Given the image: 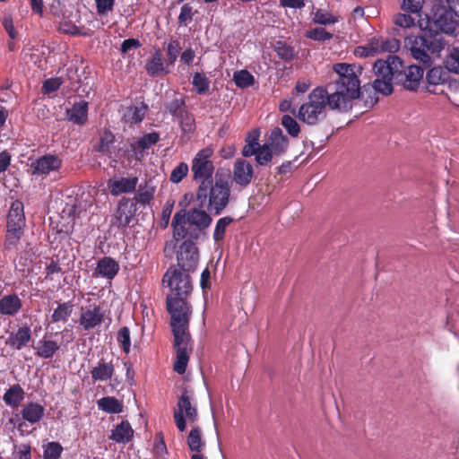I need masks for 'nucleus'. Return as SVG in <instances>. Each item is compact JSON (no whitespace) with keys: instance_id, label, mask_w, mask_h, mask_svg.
<instances>
[{"instance_id":"nucleus-1","label":"nucleus","mask_w":459,"mask_h":459,"mask_svg":"<svg viewBox=\"0 0 459 459\" xmlns=\"http://www.w3.org/2000/svg\"><path fill=\"white\" fill-rule=\"evenodd\" d=\"M190 273L174 265L167 270L162 278L163 284L170 290V293L167 296L166 304L168 312L171 316L170 326L174 335V348L176 350L174 370L179 375L186 372L189 356L193 350L188 332L192 309L187 302V297L193 290Z\"/></svg>"},{"instance_id":"nucleus-2","label":"nucleus","mask_w":459,"mask_h":459,"mask_svg":"<svg viewBox=\"0 0 459 459\" xmlns=\"http://www.w3.org/2000/svg\"><path fill=\"white\" fill-rule=\"evenodd\" d=\"M357 66L347 63H336L333 71L337 77L333 82L334 91L318 86L308 95V101L302 104L297 115H320L328 107L331 110L346 113L351 110L353 101L359 95V79Z\"/></svg>"},{"instance_id":"nucleus-3","label":"nucleus","mask_w":459,"mask_h":459,"mask_svg":"<svg viewBox=\"0 0 459 459\" xmlns=\"http://www.w3.org/2000/svg\"><path fill=\"white\" fill-rule=\"evenodd\" d=\"M230 196V186L227 180L219 178L200 182L195 197L201 208L219 215L228 206Z\"/></svg>"},{"instance_id":"nucleus-4","label":"nucleus","mask_w":459,"mask_h":459,"mask_svg":"<svg viewBox=\"0 0 459 459\" xmlns=\"http://www.w3.org/2000/svg\"><path fill=\"white\" fill-rule=\"evenodd\" d=\"M405 47L410 49L412 57L425 65L431 64V55H438L446 46L442 34L429 30L417 36H407Z\"/></svg>"},{"instance_id":"nucleus-5","label":"nucleus","mask_w":459,"mask_h":459,"mask_svg":"<svg viewBox=\"0 0 459 459\" xmlns=\"http://www.w3.org/2000/svg\"><path fill=\"white\" fill-rule=\"evenodd\" d=\"M290 146L289 138L283 134L280 127H274L265 135V142L255 157L259 166L269 165L274 158L284 155Z\"/></svg>"},{"instance_id":"nucleus-6","label":"nucleus","mask_w":459,"mask_h":459,"mask_svg":"<svg viewBox=\"0 0 459 459\" xmlns=\"http://www.w3.org/2000/svg\"><path fill=\"white\" fill-rule=\"evenodd\" d=\"M25 216L23 205L16 201L12 204L9 211L4 239V249H16L24 232Z\"/></svg>"},{"instance_id":"nucleus-7","label":"nucleus","mask_w":459,"mask_h":459,"mask_svg":"<svg viewBox=\"0 0 459 459\" xmlns=\"http://www.w3.org/2000/svg\"><path fill=\"white\" fill-rule=\"evenodd\" d=\"M173 418L175 424L180 432L186 429V422L195 423L198 420V411L193 403V397L187 390H184L179 396L177 408L174 410Z\"/></svg>"},{"instance_id":"nucleus-8","label":"nucleus","mask_w":459,"mask_h":459,"mask_svg":"<svg viewBox=\"0 0 459 459\" xmlns=\"http://www.w3.org/2000/svg\"><path fill=\"white\" fill-rule=\"evenodd\" d=\"M429 30L436 33H446L448 35H455L459 23L454 18L453 13L444 7H437L432 15L428 20Z\"/></svg>"},{"instance_id":"nucleus-9","label":"nucleus","mask_w":459,"mask_h":459,"mask_svg":"<svg viewBox=\"0 0 459 459\" xmlns=\"http://www.w3.org/2000/svg\"><path fill=\"white\" fill-rule=\"evenodd\" d=\"M213 148L207 146L200 150L192 160L191 170L193 178L196 181L212 180L214 166L211 160Z\"/></svg>"},{"instance_id":"nucleus-10","label":"nucleus","mask_w":459,"mask_h":459,"mask_svg":"<svg viewBox=\"0 0 459 459\" xmlns=\"http://www.w3.org/2000/svg\"><path fill=\"white\" fill-rule=\"evenodd\" d=\"M424 70L420 65H408L398 67V71L395 74L394 83L403 86L404 89L409 91H415L423 78Z\"/></svg>"},{"instance_id":"nucleus-11","label":"nucleus","mask_w":459,"mask_h":459,"mask_svg":"<svg viewBox=\"0 0 459 459\" xmlns=\"http://www.w3.org/2000/svg\"><path fill=\"white\" fill-rule=\"evenodd\" d=\"M199 260L198 249L193 241L183 242L177 253V268L186 272H194Z\"/></svg>"},{"instance_id":"nucleus-12","label":"nucleus","mask_w":459,"mask_h":459,"mask_svg":"<svg viewBox=\"0 0 459 459\" xmlns=\"http://www.w3.org/2000/svg\"><path fill=\"white\" fill-rule=\"evenodd\" d=\"M254 169L252 164L238 158L235 160L232 169V181L241 187H247L253 179Z\"/></svg>"},{"instance_id":"nucleus-13","label":"nucleus","mask_w":459,"mask_h":459,"mask_svg":"<svg viewBox=\"0 0 459 459\" xmlns=\"http://www.w3.org/2000/svg\"><path fill=\"white\" fill-rule=\"evenodd\" d=\"M398 67H403L402 60L397 56H389L387 60H377L373 70L377 78H393L394 82Z\"/></svg>"},{"instance_id":"nucleus-14","label":"nucleus","mask_w":459,"mask_h":459,"mask_svg":"<svg viewBox=\"0 0 459 459\" xmlns=\"http://www.w3.org/2000/svg\"><path fill=\"white\" fill-rule=\"evenodd\" d=\"M135 204L128 198H122L114 214V224L119 228H126L129 225L135 214Z\"/></svg>"},{"instance_id":"nucleus-15","label":"nucleus","mask_w":459,"mask_h":459,"mask_svg":"<svg viewBox=\"0 0 459 459\" xmlns=\"http://www.w3.org/2000/svg\"><path fill=\"white\" fill-rule=\"evenodd\" d=\"M61 166V160L56 155H45L31 162L30 171L31 175H48L57 170Z\"/></svg>"},{"instance_id":"nucleus-16","label":"nucleus","mask_w":459,"mask_h":459,"mask_svg":"<svg viewBox=\"0 0 459 459\" xmlns=\"http://www.w3.org/2000/svg\"><path fill=\"white\" fill-rule=\"evenodd\" d=\"M104 315L97 305H90L82 307L79 319L80 325L86 331L100 325L103 321Z\"/></svg>"},{"instance_id":"nucleus-17","label":"nucleus","mask_w":459,"mask_h":459,"mask_svg":"<svg viewBox=\"0 0 459 459\" xmlns=\"http://www.w3.org/2000/svg\"><path fill=\"white\" fill-rule=\"evenodd\" d=\"M168 62L164 59L163 54L160 48H156L152 56L146 61L145 71L151 77L168 74L169 73Z\"/></svg>"},{"instance_id":"nucleus-18","label":"nucleus","mask_w":459,"mask_h":459,"mask_svg":"<svg viewBox=\"0 0 459 459\" xmlns=\"http://www.w3.org/2000/svg\"><path fill=\"white\" fill-rule=\"evenodd\" d=\"M137 183L138 178L136 177L113 178L108 181V189L112 195L117 196L134 192Z\"/></svg>"},{"instance_id":"nucleus-19","label":"nucleus","mask_w":459,"mask_h":459,"mask_svg":"<svg viewBox=\"0 0 459 459\" xmlns=\"http://www.w3.org/2000/svg\"><path fill=\"white\" fill-rule=\"evenodd\" d=\"M449 71L441 66L429 69L426 74V88L429 92H436V87L446 83L449 79Z\"/></svg>"},{"instance_id":"nucleus-20","label":"nucleus","mask_w":459,"mask_h":459,"mask_svg":"<svg viewBox=\"0 0 459 459\" xmlns=\"http://www.w3.org/2000/svg\"><path fill=\"white\" fill-rule=\"evenodd\" d=\"M31 340V330L29 326L23 325L18 328L17 331L12 332L7 338L5 344L15 349L22 350Z\"/></svg>"},{"instance_id":"nucleus-21","label":"nucleus","mask_w":459,"mask_h":459,"mask_svg":"<svg viewBox=\"0 0 459 459\" xmlns=\"http://www.w3.org/2000/svg\"><path fill=\"white\" fill-rule=\"evenodd\" d=\"M186 221L199 230L207 229L212 219L204 208H191L186 214Z\"/></svg>"},{"instance_id":"nucleus-22","label":"nucleus","mask_w":459,"mask_h":459,"mask_svg":"<svg viewBox=\"0 0 459 459\" xmlns=\"http://www.w3.org/2000/svg\"><path fill=\"white\" fill-rule=\"evenodd\" d=\"M261 131L259 128H255L249 131L245 138V145L242 149L243 157H251L255 155L257 157V154L262 149V144L259 143Z\"/></svg>"},{"instance_id":"nucleus-23","label":"nucleus","mask_w":459,"mask_h":459,"mask_svg":"<svg viewBox=\"0 0 459 459\" xmlns=\"http://www.w3.org/2000/svg\"><path fill=\"white\" fill-rule=\"evenodd\" d=\"M22 302L16 294L4 295L0 299V314L13 316L22 308Z\"/></svg>"},{"instance_id":"nucleus-24","label":"nucleus","mask_w":459,"mask_h":459,"mask_svg":"<svg viewBox=\"0 0 459 459\" xmlns=\"http://www.w3.org/2000/svg\"><path fill=\"white\" fill-rule=\"evenodd\" d=\"M187 445L192 452H195L191 459H206L200 452L204 447L205 443L202 438V432L199 427H194L188 434Z\"/></svg>"},{"instance_id":"nucleus-25","label":"nucleus","mask_w":459,"mask_h":459,"mask_svg":"<svg viewBox=\"0 0 459 459\" xmlns=\"http://www.w3.org/2000/svg\"><path fill=\"white\" fill-rule=\"evenodd\" d=\"M119 265L111 257L105 256L99 260L94 274L107 279H113L118 273Z\"/></svg>"},{"instance_id":"nucleus-26","label":"nucleus","mask_w":459,"mask_h":459,"mask_svg":"<svg viewBox=\"0 0 459 459\" xmlns=\"http://www.w3.org/2000/svg\"><path fill=\"white\" fill-rule=\"evenodd\" d=\"M114 372L115 368L111 361L100 360L91 370V376L94 381H108L112 378Z\"/></svg>"},{"instance_id":"nucleus-27","label":"nucleus","mask_w":459,"mask_h":459,"mask_svg":"<svg viewBox=\"0 0 459 459\" xmlns=\"http://www.w3.org/2000/svg\"><path fill=\"white\" fill-rule=\"evenodd\" d=\"M45 408L37 403H29L25 404L21 411L24 420L34 424L39 422L44 416Z\"/></svg>"},{"instance_id":"nucleus-28","label":"nucleus","mask_w":459,"mask_h":459,"mask_svg":"<svg viewBox=\"0 0 459 459\" xmlns=\"http://www.w3.org/2000/svg\"><path fill=\"white\" fill-rule=\"evenodd\" d=\"M134 436V429L127 421H122L112 430L109 438L117 443L126 444L131 441Z\"/></svg>"},{"instance_id":"nucleus-29","label":"nucleus","mask_w":459,"mask_h":459,"mask_svg":"<svg viewBox=\"0 0 459 459\" xmlns=\"http://www.w3.org/2000/svg\"><path fill=\"white\" fill-rule=\"evenodd\" d=\"M186 222V213L184 211L176 212L171 226L173 228V238L177 241L184 239L187 236V230L185 227Z\"/></svg>"},{"instance_id":"nucleus-30","label":"nucleus","mask_w":459,"mask_h":459,"mask_svg":"<svg viewBox=\"0 0 459 459\" xmlns=\"http://www.w3.org/2000/svg\"><path fill=\"white\" fill-rule=\"evenodd\" d=\"M24 399V391L18 384L12 385L4 394V402L13 408L19 406L20 403Z\"/></svg>"},{"instance_id":"nucleus-31","label":"nucleus","mask_w":459,"mask_h":459,"mask_svg":"<svg viewBox=\"0 0 459 459\" xmlns=\"http://www.w3.org/2000/svg\"><path fill=\"white\" fill-rule=\"evenodd\" d=\"M312 22L315 24L326 26L335 24L339 21L338 17L330 11L322 8L316 9V12L312 13Z\"/></svg>"},{"instance_id":"nucleus-32","label":"nucleus","mask_w":459,"mask_h":459,"mask_svg":"<svg viewBox=\"0 0 459 459\" xmlns=\"http://www.w3.org/2000/svg\"><path fill=\"white\" fill-rule=\"evenodd\" d=\"M73 311L74 305L70 301L60 303L57 307L54 309L51 320L53 323L66 322Z\"/></svg>"},{"instance_id":"nucleus-33","label":"nucleus","mask_w":459,"mask_h":459,"mask_svg":"<svg viewBox=\"0 0 459 459\" xmlns=\"http://www.w3.org/2000/svg\"><path fill=\"white\" fill-rule=\"evenodd\" d=\"M97 403L100 410L108 413H119L123 411V403L115 397H103Z\"/></svg>"},{"instance_id":"nucleus-34","label":"nucleus","mask_w":459,"mask_h":459,"mask_svg":"<svg viewBox=\"0 0 459 459\" xmlns=\"http://www.w3.org/2000/svg\"><path fill=\"white\" fill-rule=\"evenodd\" d=\"M59 350V345L55 341L42 340L39 342L36 354L43 359H50Z\"/></svg>"},{"instance_id":"nucleus-35","label":"nucleus","mask_w":459,"mask_h":459,"mask_svg":"<svg viewBox=\"0 0 459 459\" xmlns=\"http://www.w3.org/2000/svg\"><path fill=\"white\" fill-rule=\"evenodd\" d=\"M232 80L237 87L240 89H247L253 86L255 82L254 75L246 69L235 72Z\"/></svg>"},{"instance_id":"nucleus-36","label":"nucleus","mask_w":459,"mask_h":459,"mask_svg":"<svg viewBox=\"0 0 459 459\" xmlns=\"http://www.w3.org/2000/svg\"><path fill=\"white\" fill-rule=\"evenodd\" d=\"M233 218L230 216L222 217L217 221L212 235L215 242L218 243L223 240L226 230L233 222Z\"/></svg>"},{"instance_id":"nucleus-37","label":"nucleus","mask_w":459,"mask_h":459,"mask_svg":"<svg viewBox=\"0 0 459 459\" xmlns=\"http://www.w3.org/2000/svg\"><path fill=\"white\" fill-rule=\"evenodd\" d=\"M393 78H377L372 85L375 93H382L383 95H389L393 91Z\"/></svg>"},{"instance_id":"nucleus-38","label":"nucleus","mask_w":459,"mask_h":459,"mask_svg":"<svg viewBox=\"0 0 459 459\" xmlns=\"http://www.w3.org/2000/svg\"><path fill=\"white\" fill-rule=\"evenodd\" d=\"M277 56L284 61H291L295 57L294 48L282 41H277L274 45Z\"/></svg>"},{"instance_id":"nucleus-39","label":"nucleus","mask_w":459,"mask_h":459,"mask_svg":"<svg viewBox=\"0 0 459 459\" xmlns=\"http://www.w3.org/2000/svg\"><path fill=\"white\" fill-rule=\"evenodd\" d=\"M305 37L307 39L315 40V41H327L333 39V33L327 31L323 27H316L314 29L308 30L305 33Z\"/></svg>"},{"instance_id":"nucleus-40","label":"nucleus","mask_w":459,"mask_h":459,"mask_svg":"<svg viewBox=\"0 0 459 459\" xmlns=\"http://www.w3.org/2000/svg\"><path fill=\"white\" fill-rule=\"evenodd\" d=\"M181 50L180 42L176 38H171L166 47L167 62L173 65L178 59V54Z\"/></svg>"},{"instance_id":"nucleus-41","label":"nucleus","mask_w":459,"mask_h":459,"mask_svg":"<svg viewBox=\"0 0 459 459\" xmlns=\"http://www.w3.org/2000/svg\"><path fill=\"white\" fill-rule=\"evenodd\" d=\"M192 84L198 94H205L210 88V81L203 73H195Z\"/></svg>"},{"instance_id":"nucleus-42","label":"nucleus","mask_w":459,"mask_h":459,"mask_svg":"<svg viewBox=\"0 0 459 459\" xmlns=\"http://www.w3.org/2000/svg\"><path fill=\"white\" fill-rule=\"evenodd\" d=\"M43 459H59L63 446L56 441L48 442L43 446Z\"/></svg>"},{"instance_id":"nucleus-43","label":"nucleus","mask_w":459,"mask_h":459,"mask_svg":"<svg viewBox=\"0 0 459 459\" xmlns=\"http://www.w3.org/2000/svg\"><path fill=\"white\" fill-rule=\"evenodd\" d=\"M446 68L455 74H459V46L453 47L446 58Z\"/></svg>"},{"instance_id":"nucleus-44","label":"nucleus","mask_w":459,"mask_h":459,"mask_svg":"<svg viewBox=\"0 0 459 459\" xmlns=\"http://www.w3.org/2000/svg\"><path fill=\"white\" fill-rule=\"evenodd\" d=\"M155 188L152 186H140L137 191L136 200L140 204H149L154 195Z\"/></svg>"},{"instance_id":"nucleus-45","label":"nucleus","mask_w":459,"mask_h":459,"mask_svg":"<svg viewBox=\"0 0 459 459\" xmlns=\"http://www.w3.org/2000/svg\"><path fill=\"white\" fill-rule=\"evenodd\" d=\"M372 90H373L372 86H370V87L368 86H368L365 85L363 87L362 91L359 88V95L355 100H357V99L361 97V99L365 102V106L366 107H368V108L373 107L378 101V97H377V93L374 94L371 91Z\"/></svg>"},{"instance_id":"nucleus-46","label":"nucleus","mask_w":459,"mask_h":459,"mask_svg":"<svg viewBox=\"0 0 459 459\" xmlns=\"http://www.w3.org/2000/svg\"><path fill=\"white\" fill-rule=\"evenodd\" d=\"M281 125L291 137L299 136L300 126L293 117H282Z\"/></svg>"},{"instance_id":"nucleus-47","label":"nucleus","mask_w":459,"mask_h":459,"mask_svg":"<svg viewBox=\"0 0 459 459\" xmlns=\"http://www.w3.org/2000/svg\"><path fill=\"white\" fill-rule=\"evenodd\" d=\"M383 48V37L371 39L366 47L362 48L365 56H374L377 53H382Z\"/></svg>"},{"instance_id":"nucleus-48","label":"nucleus","mask_w":459,"mask_h":459,"mask_svg":"<svg viewBox=\"0 0 459 459\" xmlns=\"http://www.w3.org/2000/svg\"><path fill=\"white\" fill-rule=\"evenodd\" d=\"M89 103L81 97H75L72 108L67 109V115H87Z\"/></svg>"},{"instance_id":"nucleus-49","label":"nucleus","mask_w":459,"mask_h":459,"mask_svg":"<svg viewBox=\"0 0 459 459\" xmlns=\"http://www.w3.org/2000/svg\"><path fill=\"white\" fill-rule=\"evenodd\" d=\"M117 342H119L122 350L126 353H129L131 347L130 331L128 327L124 326L117 332Z\"/></svg>"},{"instance_id":"nucleus-50","label":"nucleus","mask_w":459,"mask_h":459,"mask_svg":"<svg viewBox=\"0 0 459 459\" xmlns=\"http://www.w3.org/2000/svg\"><path fill=\"white\" fill-rule=\"evenodd\" d=\"M166 111L170 115H182L185 112V100L183 98H175L166 105Z\"/></svg>"},{"instance_id":"nucleus-51","label":"nucleus","mask_w":459,"mask_h":459,"mask_svg":"<svg viewBox=\"0 0 459 459\" xmlns=\"http://www.w3.org/2000/svg\"><path fill=\"white\" fill-rule=\"evenodd\" d=\"M394 23L403 29H410L415 26V19L410 14L396 13L394 16Z\"/></svg>"},{"instance_id":"nucleus-52","label":"nucleus","mask_w":459,"mask_h":459,"mask_svg":"<svg viewBox=\"0 0 459 459\" xmlns=\"http://www.w3.org/2000/svg\"><path fill=\"white\" fill-rule=\"evenodd\" d=\"M63 79L61 77L49 78L44 81L42 85V93L50 94L56 92L63 84Z\"/></svg>"},{"instance_id":"nucleus-53","label":"nucleus","mask_w":459,"mask_h":459,"mask_svg":"<svg viewBox=\"0 0 459 459\" xmlns=\"http://www.w3.org/2000/svg\"><path fill=\"white\" fill-rule=\"evenodd\" d=\"M188 170V165L185 162H180L171 171L170 181L173 183H179L187 175Z\"/></svg>"},{"instance_id":"nucleus-54","label":"nucleus","mask_w":459,"mask_h":459,"mask_svg":"<svg viewBox=\"0 0 459 459\" xmlns=\"http://www.w3.org/2000/svg\"><path fill=\"white\" fill-rule=\"evenodd\" d=\"M115 141V136L109 131H105L101 136L99 152L109 154L110 153V146Z\"/></svg>"},{"instance_id":"nucleus-55","label":"nucleus","mask_w":459,"mask_h":459,"mask_svg":"<svg viewBox=\"0 0 459 459\" xmlns=\"http://www.w3.org/2000/svg\"><path fill=\"white\" fill-rule=\"evenodd\" d=\"M159 139L160 135L155 132L146 134L137 141V146L142 149H148L155 144Z\"/></svg>"},{"instance_id":"nucleus-56","label":"nucleus","mask_w":459,"mask_h":459,"mask_svg":"<svg viewBox=\"0 0 459 459\" xmlns=\"http://www.w3.org/2000/svg\"><path fill=\"white\" fill-rule=\"evenodd\" d=\"M423 0H403L401 8L407 13H418L422 9Z\"/></svg>"},{"instance_id":"nucleus-57","label":"nucleus","mask_w":459,"mask_h":459,"mask_svg":"<svg viewBox=\"0 0 459 459\" xmlns=\"http://www.w3.org/2000/svg\"><path fill=\"white\" fill-rule=\"evenodd\" d=\"M193 16L194 13L192 6L189 4H184L180 9L178 22L186 26L193 20Z\"/></svg>"},{"instance_id":"nucleus-58","label":"nucleus","mask_w":459,"mask_h":459,"mask_svg":"<svg viewBox=\"0 0 459 459\" xmlns=\"http://www.w3.org/2000/svg\"><path fill=\"white\" fill-rule=\"evenodd\" d=\"M96 10L99 15H104L113 10L115 0H95Z\"/></svg>"},{"instance_id":"nucleus-59","label":"nucleus","mask_w":459,"mask_h":459,"mask_svg":"<svg viewBox=\"0 0 459 459\" xmlns=\"http://www.w3.org/2000/svg\"><path fill=\"white\" fill-rule=\"evenodd\" d=\"M401 46V42L399 39L391 38V39H384L383 38V48L382 53H395L399 50Z\"/></svg>"},{"instance_id":"nucleus-60","label":"nucleus","mask_w":459,"mask_h":459,"mask_svg":"<svg viewBox=\"0 0 459 459\" xmlns=\"http://www.w3.org/2000/svg\"><path fill=\"white\" fill-rule=\"evenodd\" d=\"M180 126L183 133H193L195 129V121L194 117H180Z\"/></svg>"},{"instance_id":"nucleus-61","label":"nucleus","mask_w":459,"mask_h":459,"mask_svg":"<svg viewBox=\"0 0 459 459\" xmlns=\"http://www.w3.org/2000/svg\"><path fill=\"white\" fill-rule=\"evenodd\" d=\"M174 207V201H167L161 213L162 227H167Z\"/></svg>"},{"instance_id":"nucleus-62","label":"nucleus","mask_w":459,"mask_h":459,"mask_svg":"<svg viewBox=\"0 0 459 459\" xmlns=\"http://www.w3.org/2000/svg\"><path fill=\"white\" fill-rule=\"evenodd\" d=\"M141 46H142L141 42L138 39H125L122 42L120 50H121V52L123 54H126L130 49H132V48H138Z\"/></svg>"},{"instance_id":"nucleus-63","label":"nucleus","mask_w":459,"mask_h":459,"mask_svg":"<svg viewBox=\"0 0 459 459\" xmlns=\"http://www.w3.org/2000/svg\"><path fill=\"white\" fill-rule=\"evenodd\" d=\"M195 57V51L191 48H186L180 55V61L186 65H190Z\"/></svg>"},{"instance_id":"nucleus-64","label":"nucleus","mask_w":459,"mask_h":459,"mask_svg":"<svg viewBox=\"0 0 459 459\" xmlns=\"http://www.w3.org/2000/svg\"><path fill=\"white\" fill-rule=\"evenodd\" d=\"M3 26L5 31L7 32L8 36L12 39H14L17 36V32L14 29L13 19L11 17L4 18L3 21Z\"/></svg>"}]
</instances>
